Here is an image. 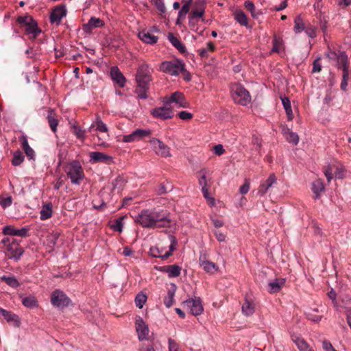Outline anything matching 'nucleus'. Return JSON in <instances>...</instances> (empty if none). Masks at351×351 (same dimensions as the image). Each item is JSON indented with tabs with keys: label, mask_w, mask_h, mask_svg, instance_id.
<instances>
[{
	"label": "nucleus",
	"mask_w": 351,
	"mask_h": 351,
	"mask_svg": "<svg viewBox=\"0 0 351 351\" xmlns=\"http://www.w3.org/2000/svg\"><path fill=\"white\" fill-rule=\"evenodd\" d=\"M70 301L66 294L60 290L54 291L51 296V304L58 308H64L68 306Z\"/></svg>",
	"instance_id": "1a4fd4ad"
},
{
	"label": "nucleus",
	"mask_w": 351,
	"mask_h": 351,
	"mask_svg": "<svg viewBox=\"0 0 351 351\" xmlns=\"http://www.w3.org/2000/svg\"><path fill=\"white\" fill-rule=\"evenodd\" d=\"M90 161L91 162H104L110 163L112 162V158L99 152H93L90 154Z\"/></svg>",
	"instance_id": "aec40b11"
},
{
	"label": "nucleus",
	"mask_w": 351,
	"mask_h": 351,
	"mask_svg": "<svg viewBox=\"0 0 351 351\" xmlns=\"http://www.w3.org/2000/svg\"><path fill=\"white\" fill-rule=\"evenodd\" d=\"M234 18L236 21L240 23L241 25L247 26V18L245 13L242 11H237L234 14Z\"/></svg>",
	"instance_id": "a18cd8bd"
},
{
	"label": "nucleus",
	"mask_w": 351,
	"mask_h": 351,
	"mask_svg": "<svg viewBox=\"0 0 351 351\" xmlns=\"http://www.w3.org/2000/svg\"><path fill=\"white\" fill-rule=\"evenodd\" d=\"M25 32L29 39L34 40L38 36L41 30L38 27L37 23L34 21L25 27Z\"/></svg>",
	"instance_id": "412c9836"
},
{
	"label": "nucleus",
	"mask_w": 351,
	"mask_h": 351,
	"mask_svg": "<svg viewBox=\"0 0 351 351\" xmlns=\"http://www.w3.org/2000/svg\"><path fill=\"white\" fill-rule=\"evenodd\" d=\"M156 154L162 157L170 156L169 147L158 138H153L150 141Z\"/></svg>",
	"instance_id": "4468645a"
},
{
	"label": "nucleus",
	"mask_w": 351,
	"mask_h": 351,
	"mask_svg": "<svg viewBox=\"0 0 351 351\" xmlns=\"http://www.w3.org/2000/svg\"><path fill=\"white\" fill-rule=\"evenodd\" d=\"M40 213V219L46 220L50 218L52 215V204L51 203H47L42 206Z\"/></svg>",
	"instance_id": "72a5a7b5"
},
{
	"label": "nucleus",
	"mask_w": 351,
	"mask_h": 351,
	"mask_svg": "<svg viewBox=\"0 0 351 351\" xmlns=\"http://www.w3.org/2000/svg\"><path fill=\"white\" fill-rule=\"evenodd\" d=\"M311 189L315 195V199H319L321 197L322 193L325 191V186L323 181L320 179L315 180L312 183Z\"/></svg>",
	"instance_id": "cd10ccee"
},
{
	"label": "nucleus",
	"mask_w": 351,
	"mask_h": 351,
	"mask_svg": "<svg viewBox=\"0 0 351 351\" xmlns=\"http://www.w3.org/2000/svg\"><path fill=\"white\" fill-rule=\"evenodd\" d=\"M191 0H189V1L186 2L182 7L181 10L179 11V15H185L186 14L191 7Z\"/></svg>",
	"instance_id": "052dcab7"
},
{
	"label": "nucleus",
	"mask_w": 351,
	"mask_h": 351,
	"mask_svg": "<svg viewBox=\"0 0 351 351\" xmlns=\"http://www.w3.org/2000/svg\"><path fill=\"white\" fill-rule=\"evenodd\" d=\"M285 282V280L284 278H277L269 282L268 284V291L270 293L279 292L284 286Z\"/></svg>",
	"instance_id": "a878e982"
},
{
	"label": "nucleus",
	"mask_w": 351,
	"mask_h": 351,
	"mask_svg": "<svg viewBox=\"0 0 351 351\" xmlns=\"http://www.w3.org/2000/svg\"><path fill=\"white\" fill-rule=\"evenodd\" d=\"M250 190V181L245 180L244 184L240 187L239 191L241 194H246Z\"/></svg>",
	"instance_id": "338daca9"
},
{
	"label": "nucleus",
	"mask_w": 351,
	"mask_h": 351,
	"mask_svg": "<svg viewBox=\"0 0 351 351\" xmlns=\"http://www.w3.org/2000/svg\"><path fill=\"white\" fill-rule=\"evenodd\" d=\"M29 230L27 228H22L21 229H15L12 226H6L3 228L2 233L5 235L19 236L25 237Z\"/></svg>",
	"instance_id": "f3484780"
},
{
	"label": "nucleus",
	"mask_w": 351,
	"mask_h": 351,
	"mask_svg": "<svg viewBox=\"0 0 351 351\" xmlns=\"http://www.w3.org/2000/svg\"><path fill=\"white\" fill-rule=\"evenodd\" d=\"M6 249L9 258L14 259L15 261L19 260L24 252L23 249L14 241L12 242V243H8V246Z\"/></svg>",
	"instance_id": "2eb2a0df"
},
{
	"label": "nucleus",
	"mask_w": 351,
	"mask_h": 351,
	"mask_svg": "<svg viewBox=\"0 0 351 351\" xmlns=\"http://www.w3.org/2000/svg\"><path fill=\"white\" fill-rule=\"evenodd\" d=\"M199 264L202 269L207 273L214 274L217 271V265L210 261L199 259Z\"/></svg>",
	"instance_id": "7c9ffc66"
},
{
	"label": "nucleus",
	"mask_w": 351,
	"mask_h": 351,
	"mask_svg": "<svg viewBox=\"0 0 351 351\" xmlns=\"http://www.w3.org/2000/svg\"><path fill=\"white\" fill-rule=\"evenodd\" d=\"M326 56L330 60H334L337 63V66L340 67L341 65L343 64V62H341V59L344 60L346 59V62L349 60L348 56L346 53L343 51L337 53L335 51H332L331 49H328V52L326 53Z\"/></svg>",
	"instance_id": "a211bd4d"
},
{
	"label": "nucleus",
	"mask_w": 351,
	"mask_h": 351,
	"mask_svg": "<svg viewBox=\"0 0 351 351\" xmlns=\"http://www.w3.org/2000/svg\"><path fill=\"white\" fill-rule=\"evenodd\" d=\"M110 74L114 83L118 84L120 87L125 86L126 79L117 66H112L110 69Z\"/></svg>",
	"instance_id": "dca6fc26"
},
{
	"label": "nucleus",
	"mask_w": 351,
	"mask_h": 351,
	"mask_svg": "<svg viewBox=\"0 0 351 351\" xmlns=\"http://www.w3.org/2000/svg\"><path fill=\"white\" fill-rule=\"evenodd\" d=\"M47 120H48V123H49L52 132L54 133L56 132L57 127L58 125V119H56L55 117H53L51 115V113L50 112L47 116Z\"/></svg>",
	"instance_id": "09e8293b"
},
{
	"label": "nucleus",
	"mask_w": 351,
	"mask_h": 351,
	"mask_svg": "<svg viewBox=\"0 0 351 351\" xmlns=\"http://www.w3.org/2000/svg\"><path fill=\"white\" fill-rule=\"evenodd\" d=\"M174 289L171 291L169 290L167 292V296L164 299V304L167 308H170L173 302H174V295H175V291H176V286L175 285H173Z\"/></svg>",
	"instance_id": "a19ab883"
},
{
	"label": "nucleus",
	"mask_w": 351,
	"mask_h": 351,
	"mask_svg": "<svg viewBox=\"0 0 351 351\" xmlns=\"http://www.w3.org/2000/svg\"><path fill=\"white\" fill-rule=\"evenodd\" d=\"M22 304L27 308H32L38 306L36 298L33 295H28L23 298Z\"/></svg>",
	"instance_id": "c9c22d12"
},
{
	"label": "nucleus",
	"mask_w": 351,
	"mask_h": 351,
	"mask_svg": "<svg viewBox=\"0 0 351 351\" xmlns=\"http://www.w3.org/2000/svg\"><path fill=\"white\" fill-rule=\"evenodd\" d=\"M204 1H199L198 2L199 8L193 10L191 12L190 16H189V23L191 25H192L193 24L195 18H202L203 16L204 13Z\"/></svg>",
	"instance_id": "c756f323"
},
{
	"label": "nucleus",
	"mask_w": 351,
	"mask_h": 351,
	"mask_svg": "<svg viewBox=\"0 0 351 351\" xmlns=\"http://www.w3.org/2000/svg\"><path fill=\"white\" fill-rule=\"evenodd\" d=\"M149 86L137 84L135 90V93L137 94V97L139 99H147V90H149Z\"/></svg>",
	"instance_id": "4c0bfd02"
},
{
	"label": "nucleus",
	"mask_w": 351,
	"mask_h": 351,
	"mask_svg": "<svg viewBox=\"0 0 351 351\" xmlns=\"http://www.w3.org/2000/svg\"><path fill=\"white\" fill-rule=\"evenodd\" d=\"M66 14V11L64 7H57L51 13L50 21L58 24Z\"/></svg>",
	"instance_id": "4be33fe9"
},
{
	"label": "nucleus",
	"mask_w": 351,
	"mask_h": 351,
	"mask_svg": "<svg viewBox=\"0 0 351 351\" xmlns=\"http://www.w3.org/2000/svg\"><path fill=\"white\" fill-rule=\"evenodd\" d=\"M282 104L287 114L288 120L291 121L293 119V112L291 106V102L287 97H281Z\"/></svg>",
	"instance_id": "58836bf2"
},
{
	"label": "nucleus",
	"mask_w": 351,
	"mask_h": 351,
	"mask_svg": "<svg viewBox=\"0 0 351 351\" xmlns=\"http://www.w3.org/2000/svg\"><path fill=\"white\" fill-rule=\"evenodd\" d=\"M156 8L162 12L165 11V6L162 0H151Z\"/></svg>",
	"instance_id": "0e129e2a"
},
{
	"label": "nucleus",
	"mask_w": 351,
	"mask_h": 351,
	"mask_svg": "<svg viewBox=\"0 0 351 351\" xmlns=\"http://www.w3.org/2000/svg\"><path fill=\"white\" fill-rule=\"evenodd\" d=\"M147 300V296L145 294L143 293H138L136 295L135 298V304L137 307L139 308H143V305L145 304V302Z\"/></svg>",
	"instance_id": "3c124183"
},
{
	"label": "nucleus",
	"mask_w": 351,
	"mask_h": 351,
	"mask_svg": "<svg viewBox=\"0 0 351 351\" xmlns=\"http://www.w3.org/2000/svg\"><path fill=\"white\" fill-rule=\"evenodd\" d=\"M168 239L170 242L169 250H165L162 247L160 248L158 247H151L149 250L151 256L156 258H160L162 260L169 257L172 254L173 252L176 249L178 241L176 238L172 234L168 235Z\"/></svg>",
	"instance_id": "20e7f679"
},
{
	"label": "nucleus",
	"mask_w": 351,
	"mask_h": 351,
	"mask_svg": "<svg viewBox=\"0 0 351 351\" xmlns=\"http://www.w3.org/2000/svg\"><path fill=\"white\" fill-rule=\"evenodd\" d=\"M140 40H141L143 42L147 43L153 45L157 43L158 41V37L154 36L150 32L147 31H142L138 33V35Z\"/></svg>",
	"instance_id": "c85d7f7f"
},
{
	"label": "nucleus",
	"mask_w": 351,
	"mask_h": 351,
	"mask_svg": "<svg viewBox=\"0 0 351 351\" xmlns=\"http://www.w3.org/2000/svg\"><path fill=\"white\" fill-rule=\"evenodd\" d=\"M125 217H120L111 224L110 228L115 232H121L123 230V219Z\"/></svg>",
	"instance_id": "49530a36"
},
{
	"label": "nucleus",
	"mask_w": 351,
	"mask_h": 351,
	"mask_svg": "<svg viewBox=\"0 0 351 351\" xmlns=\"http://www.w3.org/2000/svg\"><path fill=\"white\" fill-rule=\"evenodd\" d=\"M0 279L2 281L5 282L6 284L11 287L12 288L16 289L20 286V283L14 276H3L0 277Z\"/></svg>",
	"instance_id": "ea45409f"
},
{
	"label": "nucleus",
	"mask_w": 351,
	"mask_h": 351,
	"mask_svg": "<svg viewBox=\"0 0 351 351\" xmlns=\"http://www.w3.org/2000/svg\"><path fill=\"white\" fill-rule=\"evenodd\" d=\"M151 80V73L148 65L143 64L139 66L136 75V82L137 84L149 86Z\"/></svg>",
	"instance_id": "0eeeda50"
},
{
	"label": "nucleus",
	"mask_w": 351,
	"mask_h": 351,
	"mask_svg": "<svg viewBox=\"0 0 351 351\" xmlns=\"http://www.w3.org/2000/svg\"><path fill=\"white\" fill-rule=\"evenodd\" d=\"M135 222L146 228H171L176 224L162 210L143 209L135 217Z\"/></svg>",
	"instance_id": "f257e3e1"
},
{
	"label": "nucleus",
	"mask_w": 351,
	"mask_h": 351,
	"mask_svg": "<svg viewBox=\"0 0 351 351\" xmlns=\"http://www.w3.org/2000/svg\"><path fill=\"white\" fill-rule=\"evenodd\" d=\"M136 330L138 334V338L140 341L147 339L149 335V327L141 317H137L135 321Z\"/></svg>",
	"instance_id": "9b49d317"
},
{
	"label": "nucleus",
	"mask_w": 351,
	"mask_h": 351,
	"mask_svg": "<svg viewBox=\"0 0 351 351\" xmlns=\"http://www.w3.org/2000/svg\"><path fill=\"white\" fill-rule=\"evenodd\" d=\"M104 25L103 21L99 18L91 17L88 22L83 27V30L86 33H90L92 30L97 27H101Z\"/></svg>",
	"instance_id": "5701e85b"
},
{
	"label": "nucleus",
	"mask_w": 351,
	"mask_h": 351,
	"mask_svg": "<svg viewBox=\"0 0 351 351\" xmlns=\"http://www.w3.org/2000/svg\"><path fill=\"white\" fill-rule=\"evenodd\" d=\"M286 139L289 142L294 145H297L299 142V136L298 135L293 132H289V135L287 136Z\"/></svg>",
	"instance_id": "6e6d98bb"
},
{
	"label": "nucleus",
	"mask_w": 351,
	"mask_h": 351,
	"mask_svg": "<svg viewBox=\"0 0 351 351\" xmlns=\"http://www.w3.org/2000/svg\"><path fill=\"white\" fill-rule=\"evenodd\" d=\"M304 31L309 37L313 38L316 37V29L314 26L308 25L305 27Z\"/></svg>",
	"instance_id": "13d9d810"
},
{
	"label": "nucleus",
	"mask_w": 351,
	"mask_h": 351,
	"mask_svg": "<svg viewBox=\"0 0 351 351\" xmlns=\"http://www.w3.org/2000/svg\"><path fill=\"white\" fill-rule=\"evenodd\" d=\"M24 160V156L20 151L15 152L14 153L12 164L14 166L19 165Z\"/></svg>",
	"instance_id": "8fccbe9b"
},
{
	"label": "nucleus",
	"mask_w": 351,
	"mask_h": 351,
	"mask_svg": "<svg viewBox=\"0 0 351 351\" xmlns=\"http://www.w3.org/2000/svg\"><path fill=\"white\" fill-rule=\"evenodd\" d=\"M199 174L198 183L201 186L203 196L206 199L208 204L214 206L215 204V200L213 197H210L208 192L209 188L213 183L211 177L212 172L209 169L204 168L199 171Z\"/></svg>",
	"instance_id": "f03ea898"
},
{
	"label": "nucleus",
	"mask_w": 351,
	"mask_h": 351,
	"mask_svg": "<svg viewBox=\"0 0 351 351\" xmlns=\"http://www.w3.org/2000/svg\"><path fill=\"white\" fill-rule=\"evenodd\" d=\"M232 97L234 101L241 106H247L251 101L249 92L240 84H234L231 87Z\"/></svg>",
	"instance_id": "39448f33"
},
{
	"label": "nucleus",
	"mask_w": 351,
	"mask_h": 351,
	"mask_svg": "<svg viewBox=\"0 0 351 351\" xmlns=\"http://www.w3.org/2000/svg\"><path fill=\"white\" fill-rule=\"evenodd\" d=\"M319 60H320V58H317V59H315L314 60V62L313 63V70H312L313 73H319L321 71L322 66L319 62Z\"/></svg>",
	"instance_id": "e2e57ef3"
},
{
	"label": "nucleus",
	"mask_w": 351,
	"mask_h": 351,
	"mask_svg": "<svg viewBox=\"0 0 351 351\" xmlns=\"http://www.w3.org/2000/svg\"><path fill=\"white\" fill-rule=\"evenodd\" d=\"M334 169V175L336 178L342 179L344 177V169L343 167L335 166Z\"/></svg>",
	"instance_id": "bf43d9fd"
},
{
	"label": "nucleus",
	"mask_w": 351,
	"mask_h": 351,
	"mask_svg": "<svg viewBox=\"0 0 351 351\" xmlns=\"http://www.w3.org/2000/svg\"><path fill=\"white\" fill-rule=\"evenodd\" d=\"M294 32L296 34L302 32L305 29V25L300 16H298L294 20Z\"/></svg>",
	"instance_id": "c03bdc74"
},
{
	"label": "nucleus",
	"mask_w": 351,
	"mask_h": 351,
	"mask_svg": "<svg viewBox=\"0 0 351 351\" xmlns=\"http://www.w3.org/2000/svg\"><path fill=\"white\" fill-rule=\"evenodd\" d=\"M65 171L72 184L80 185L84 178V170L79 161L73 160L66 167Z\"/></svg>",
	"instance_id": "7ed1b4c3"
},
{
	"label": "nucleus",
	"mask_w": 351,
	"mask_h": 351,
	"mask_svg": "<svg viewBox=\"0 0 351 351\" xmlns=\"http://www.w3.org/2000/svg\"><path fill=\"white\" fill-rule=\"evenodd\" d=\"M184 303L193 315H199L203 312L204 308L199 298H190L184 301Z\"/></svg>",
	"instance_id": "9d476101"
},
{
	"label": "nucleus",
	"mask_w": 351,
	"mask_h": 351,
	"mask_svg": "<svg viewBox=\"0 0 351 351\" xmlns=\"http://www.w3.org/2000/svg\"><path fill=\"white\" fill-rule=\"evenodd\" d=\"M184 64L182 60L176 59L162 62L160 69L164 73L177 76L184 71Z\"/></svg>",
	"instance_id": "423d86ee"
},
{
	"label": "nucleus",
	"mask_w": 351,
	"mask_h": 351,
	"mask_svg": "<svg viewBox=\"0 0 351 351\" xmlns=\"http://www.w3.org/2000/svg\"><path fill=\"white\" fill-rule=\"evenodd\" d=\"M242 313L245 316H250L254 313V304L252 299L248 296L245 297V301L241 307Z\"/></svg>",
	"instance_id": "b1692460"
},
{
	"label": "nucleus",
	"mask_w": 351,
	"mask_h": 351,
	"mask_svg": "<svg viewBox=\"0 0 351 351\" xmlns=\"http://www.w3.org/2000/svg\"><path fill=\"white\" fill-rule=\"evenodd\" d=\"M334 165H329L324 169V175L326 177L328 182H330L333 178Z\"/></svg>",
	"instance_id": "5fc2aeb1"
},
{
	"label": "nucleus",
	"mask_w": 351,
	"mask_h": 351,
	"mask_svg": "<svg viewBox=\"0 0 351 351\" xmlns=\"http://www.w3.org/2000/svg\"><path fill=\"white\" fill-rule=\"evenodd\" d=\"M168 40L180 52H185V47L172 33L168 34Z\"/></svg>",
	"instance_id": "f704fd0d"
},
{
	"label": "nucleus",
	"mask_w": 351,
	"mask_h": 351,
	"mask_svg": "<svg viewBox=\"0 0 351 351\" xmlns=\"http://www.w3.org/2000/svg\"><path fill=\"white\" fill-rule=\"evenodd\" d=\"M20 141L21 142V147L23 149L25 154L29 159L34 158V151L32 148L29 145L27 138L26 136H21L20 137Z\"/></svg>",
	"instance_id": "2f4dec72"
},
{
	"label": "nucleus",
	"mask_w": 351,
	"mask_h": 351,
	"mask_svg": "<svg viewBox=\"0 0 351 351\" xmlns=\"http://www.w3.org/2000/svg\"><path fill=\"white\" fill-rule=\"evenodd\" d=\"M94 127L96 128V130L100 132L107 133L108 131L107 125L101 120L99 116H97L96 120L92 123L90 128Z\"/></svg>",
	"instance_id": "e433bc0d"
},
{
	"label": "nucleus",
	"mask_w": 351,
	"mask_h": 351,
	"mask_svg": "<svg viewBox=\"0 0 351 351\" xmlns=\"http://www.w3.org/2000/svg\"><path fill=\"white\" fill-rule=\"evenodd\" d=\"M182 268L176 265H167L161 267V271L168 274L169 278H176L180 275Z\"/></svg>",
	"instance_id": "bb28decb"
},
{
	"label": "nucleus",
	"mask_w": 351,
	"mask_h": 351,
	"mask_svg": "<svg viewBox=\"0 0 351 351\" xmlns=\"http://www.w3.org/2000/svg\"><path fill=\"white\" fill-rule=\"evenodd\" d=\"M150 113L154 117L162 120L171 119L173 116V110L167 106L155 108L151 110Z\"/></svg>",
	"instance_id": "f8f14e48"
},
{
	"label": "nucleus",
	"mask_w": 351,
	"mask_h": 351,
	"mask_svg": "<svg viewBox=\"0 0 351 351\" xmlns=\"http://www.w3.org/2000/svg\"><path fill=\"white\" fill-rule=\"evenodd\" d=\"M291 338L300 351H314L302 337L293 335Z\"/></svg>",
	"instance_id": "393cba45"
},
{
	"label": "nucleus",
	"mask_w": 351,
	"mask_h": 351,
	"mask_svg": "<svg viewBox=\"0 0 351 351\" xmlns=\"http://www.w3.org/2000/svg\"><path fill=\"white\" fill-rule=\"evenodd\" d=\"M173 103L176 104L177 106L180 108H187L189 106V104L186 101L184 95L179 91H176L172 93L170 97L165 98V106H169Z\"/></svg>",
	"instance_id": "6e6552de"
},
{
	"label": "nucleus",
	"mask_w": 351,
	"mask_h": 351,
	"mask_svg": "<svg viewBox=\"0 0 351 351\" xmlns=\"http://www.w3.org/2000/svg\"><path fill=\"white\" fill-rule=\"evenodd\" d=\"M178 117L180 119L184 121H189L192 119L193 114L187 111H181L178 113Z\"/></svg>",
	"instance_id": "680f3d73"
},
{
	"label": "nucleus",
	"mask_w": 351,
	"mask_h": 351,
	"mask_svg": "<svg viewBox=\"0 0 351 351\" xmlns=\"http://www.w3.org/2000/svg\"><path fill=\"white\" fill-rule=\"evenodd\" d=\"M273 48L271 49L272 53H281L284 51L285 47H284V43L282 38L274 36L273 38Z\"/></svg>",
	"instance_id": "473e14b6"
},
{
	"label": "nucleus",
	"mask_w": 351,
	"mask_h": 351,
	"mask_svg": "<svg viewBox=\"0 0 351 351\" xmlns=\"http://www.w3.org/2000/svg\"><path fill=\"white\" fill-rule=\"evenodd\" d=\"M245 8L249 10L251 14H252V16L254 17V18H258V16L259 14H261V12H255V6L254 5V3L252 2V1H245Z\"/></svg>",
	"instance_id": "864d4df0"
},
{
	"label": "nucleus",
	"mask_w": 351,
	"mask_h": 351,
	"mask_svg": "<svg viewBox=\"0 0 351 351\" xmlns=\"http://www.w3.org/2000/svg\"><path fill=\"white\" fill-rule=\"evenodd\" d=\"M276 181L277 179L276 176L274 173L271 174L267 180L260 185L257 194L260 196L264 195L269 189L276 182Z\"/></svg>",
	"instance_id": "6ab92c4d"
},
{
	"label": "nucleus",
	"mask_w": 351,
	"mask_h": 351,
	"mask_svg": "<svg viewBox=\"0 0 351 351\" xmlns=\"http://www.w3.org/2000/svg\"><path fill=\"white\" fill-rule=\"evenodd\" d=\"M322 348L324 351H337L332 346V345L328 341H323Z\"/></svg>",
	"instance_id": "774afa93"
},
{
	"label": "nucleus",
	"mask_w": 351,
	"mask_h": 351,
	"mask_svg": "<svg viewBox=\"0 0 351 351\" xmlns=\"http://www.w3.org/2000/svg\"><path fill=\"white\" fill-rule=\"evenodd\" d=\"M150 134V130L143 129H136L131 134L125 135L123 137V141L125 143H132L141 140Z\"/></svg>",
	"instance_id": "ddd939ff"
},
{
	"label": "nucleus",
	"mask_w": 351,
	"mask_h": 351,
	"mask_svg": "<svg viewBox=\"0 0 351 351\" xmlns=\"http://www.w3.org/2000/svg\"><path fill=\"white\" fill-rule=\"evenodd\" d=\"M12 204V197L8 194H3L0 196V204L3 208L10 207Z\"/></svg>",
	"instance_id": "79ce46f5"
},
{
	"label": "nucleus",
	"mask_w": 351,
	"mask_h": 351,
	"mask_svg": "<svg viewBox=\"0 0 351 351\" xmlns=\"http://www.w3.org/2000/svg\"><path fill=\"white\" fill-rule=\"evenodd\" d=\"M73 128V132L75 134L76 137L77 138H84V134L85 131L82 130L80 127L77 125H73L72 127Z\"/></svg>",
	"instance_id": "4d7b16f0"
},
{
	"label": "nucleus",
	"mask_w": 351,
	"mask_h": 351,
	"mask_svg": "<svg viewBox=\"0 0 351 351\" xmlns=\"http://www.w3.org/2000/svg\"><path fill=\"white\" fill-rule=\"evenodd\" d=\"M34 21L35 20L29 16H19L17 19V21L25 27L33 23Z\"/></svg>",
	"instance_id": "603ef678"
},
{
	"label": "nucleus",
	"mask_w": 351,
	"mask_h": 351,
	"mask_svg": "<svg viewBox=\"0 0 351 351\" xmlns=\"http://www.w3.org/2000/svg\"><path fill=\"white\" fill-rule=\"evenodd\" d=\"M5 319H6L8 322L13 324V325L15 326L18 327L20 325V319L19 316L10 311L8 313Z\"/></svg>",
	"instance_id": "de8ad7c7"
},
{
	"label": "nucleus",
	"mask_w": 351,
	"mask_h": 351,
	"mask_svg": "<svg viewBox=\"0 0 351 351\" xmlns=\"http://www.w3.org/2000/svg\"><path fill=\"white\" fill-rule=\"evenodd\" d=\"M341 62L343 64L338 67L339 69H342V80H349V60L346 62V59L342 60Z\"/></svg>",
	"instance_id": "37998d69"
},
{
	"label": "nucleus",
	"mask_w": 351,
	"mask_h": 351,
	"mask_svg": "<svg viewBox=\"0 0 351 351\" xmlns=\"http://www.w3.org/2000/svg\"><path fill=\"white\" fill-rule=\"evenodd\" d=\"M169 351H180L178 345L175 342L174 340L169 339Z\"/></svg>",
	"instance_id": "69168bd1"
}]
</instances>
